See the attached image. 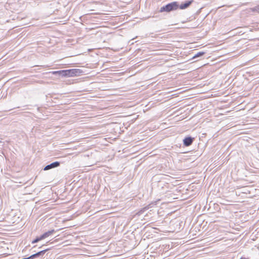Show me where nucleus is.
<instances>
[{
    "mask_svg": "<svg viewBox=\"0 0 259 259\" xmlns=\"http://www.w3.org/2000/svg\"><path fill=\"white\" fill-rule=\"evenodd\" d=\"M53 74H58L62 77H72L76 76L78 73L77 69L62 70L53 71Z\"/></svg>",
    "mask_w": 259,
    "mask_h": 259,
    "instance_id": "obj_1",
    "label": "nucleus"
},
{
    "mask_svg": "<svg viewBox=\"0 0 259 259\" xmlns=\"http://www.w3.org/2000/svg\"><path fill=\"white\" fill-rule=\"evenodd\" d=\"M179 7V3L177 2H173L162 7L160 10V12H170L172 11L177 10Z\"/></svg>",
    "mask_w": 259,
    "mask_h": 259,
    "instance_id": "obj_2",
    "label": "nucleus"
},
{
    "mask_svg": "<svg viewBox=\"0 0 259 259\" xmlns=\"http://www.w3.org/2000/svg\"><path fill=\"white\" fill-rule=\"evenodd\" d=\"M60 162H58V161L54 162L50 164L46 165L44 168V170H49V169H52L54 168L57 167L60 165Z\"/></svg>",
    "mask_w": 259,
    "mask_h": 259,
    "instance_id": "obj_3",
    "label": "nucleus"
},
{
    "mask_svg": "<svg viewBox=\"0 0 259 259\" xmlns=\"http://www.w3.org/2000/svg\"><path fill=\"white\" fill-rule=\"evenodd\" d=\"M48 250H49L48 249H44L41 251H38V252H36V253H34V254L30 255V256H29V258L33 259L35 257L43 256L44 255V254L46 252V251H48Z\"/></svg>",
    "mask_w": 259,
    "mask_h": 259,
    "instance_id": "obj_4",
    "label": "nucleus"
},
{
    "mask_svg": "<svg viewBox=\"0 0 259 259\" xmlns=\"http://www.w3.org/2000/svg\"><path fill=\"white\" fill-rule=\"evenodd\" d=\"M193 140L194 138L191 137H186L183 140V144L185 146H189L192 144Z\"/></svg>",
    "mask_w": 259,
    "mask_h": 259,
    "instance_id": "obj_5",
    "label": "nucleus"
},
{
    "mask_svg": "<svg viewBox=\"0 0 259 259\" xmlns=\"http://www.w3.org/2000/svg\"><path fill=\"white\" fill-rule=\"evenodd\" d=\"M193 2V0L186 1L184 3H182L180 5H179V8H180V9L182 10L188 8L192 3Z\"/></svg>",
    "mask_w": 259,
    "mask_h": 259,
    "instance_id": "obj_6",
    "label": "nucleus"
},
{
    "mask_svg": "<svg viewBox=\"0 0 259 259\" xmlns=\"http://www.w3.org/2000/svg\"><path fill=\"white\" fill-rule=\"evenodd\" d=\"M55 232L54 230H51L50 231H49L45 233H44L42 235L40 236V239H42V240L48 237Z\"/></svg>",
    "mask_w": 259,
    "mask_h": 259,
    "instance_id": "obj_7",
    "label": "nucleus"
},
{
    "mask_svg": "<svg viewBox=\"0 0 259 259\" xmlns=\"http://www.w3.org/2000/svg\"><path fill=\"white\" fill-rule=\"evenodd\" d=\"M205 54V52H199L196 54L193 57V59H195L196 58H198L202 56Z\"/></svg>",
    "mask_w": 259,
    "mask_h": 259,
    "instance_id": "obj_8",
    "label": "nucleus"
},
{
    "mask_svg": "<svg viewBox=\"0 0 259 259\" xmlns=\"http://www.w3.org/2000/svg\"><path fill=\"white\" fill-rule=\"evenodd\" d=\"M147 207H144L143 208H142L141 210H140V211H139L137 213H136V215H140L141 214H142L146 210H147Z\"/></svg>",
    "mask_w": 259,
    "mask_h": 259,
    "instance_id": "obj_9",
    "label": "nucleus"
},
{
    "mask_svg": "<svg viewBox=\"0 0 259 259\" xmlns=\"http://www.w3.org/2000/svg\"><path fill=\"white\" fill-rule=\"evenodd\" d=\"M42 239H40V236L36 237L34 240L32 241V243H35L38 242V241L41 240Z\"/></svg>",
    "mask_w": 259,
    "mask_h": 259,
    "instance_id": "obj_10",
    "label": "nucleus"
},
{
    "mask_svg": "<svg viewBox=\"0 0 259 259\" xmlns=\"http://www.w3.org/2000/svg\"><path fill=\"white\" fill-rule=\"evenodd\" d=\"M252 11L253 12H256L259 13V6H257L253 8H252Z\"/></svg>",
    "mask_w": 259,
    "mask_h": 259,
    "instance_id": "obj_11",
    "label": "nucleus"
}]
</instances>
